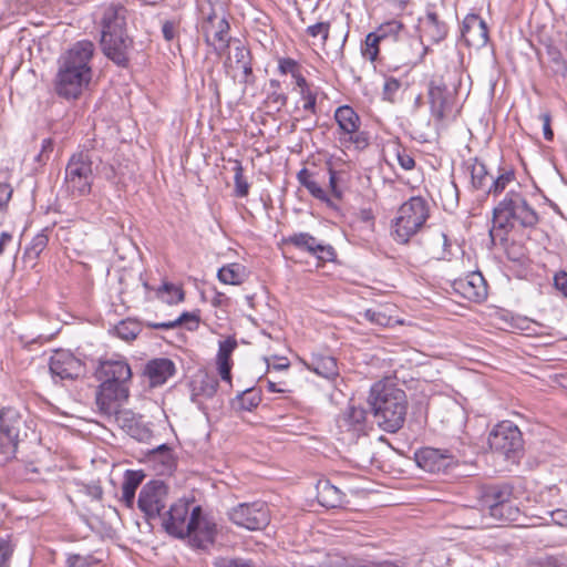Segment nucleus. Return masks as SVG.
Returning a JSON list of instances; mask_svg holds the SVG:
<instances>
[{
	"label": "nucleus",
	"mask_w": 567,
	"mask_h": 567,
	"mask_svg": "<svg viewBox=\"0 0 567 567\" xmlns=\"http://www.w3.org/2000/svg\"><path fill=\"white\" fill-rule=\"evenodd\" d=\"M127 10L122 4H109L101 18V47L103 53L120 66L128 62L132 39L126 33Z\"/></svg>",
	"instance_id": "6"
},
{
	"label": "nucleus",
	"mask_w": 567,
	"mask_h": 567,
	"mask_svg": "<svg viewBox=\"0 0 567 567\" xmlns=\"http://www.w3.org/2000/svg\"><path fill=\"white\" fill-rule=\"evenodd\" d=\"M307 367L316 374L328 380H333L339 375L337 359L329 354L313 353Z\"/></svg>",
	"instance_id": "23"
},
{
	"label": "nucleus",
	"mask_w": 567,
	"mask_h": 567,
	"mask_svg": "<svg viewBox=\"0 0 567 567\" xmlns=\"http://www.w3.org/2000/svg\"><path fill=\"white\" fill-rule=\"evenodd\" d=\"M466 168L471 174L472 187L486 192L492 175L488 173L485 164L474 158L466 163Z\"/></svg>",
	"instance_id": "30"
},
{
	"label": "nucleus",
	"mask_w": 567,
	"mask_h": 567,
	"mask_svg": "<svg viewBox=\"0 0 567 567\" xmlns=\"http://www.w3.org/2000/svg\"><path fill=\"white\" fill-rule=\"evenodd\" d=\"M14 544L10 535L0 534V567H10V561L14 553Z\"/></svg>",
	"instance_id": "42"
},
{
	"label": "nucleus",
	"mask_w": 567,
	"mask_h": 567,
	"mask_svg": "<svg viewBox=\"0 0 567 567\" xmlns=\"http://www.w3.org/2000/svg\"><path fill=\"white\" fill-rule=\"evenodd\" d=\"M97 564V559L91 555L68 554L65 567H92Z\"/></svg>",
	"instance_id": "43"
},
{
	"label": "nucleus",
	"mask_w": 567,
	"mask_h": 567,
	"mask_svg": "<svg viewBox=\"0 0 567 567\" xmlns=\"http://www.w3.org/2000/svg\"><path fill=\"white\" fill-rule=\"evenodd\" d=\"M114 331L118 338L125 341L134 340L142 331L141 323L134 319H125L120 321Z\"/></svg>",
	"instance_id": "38"
},
{
	"label": "nucleus",
	"mask_w": 567,
	"mask_h": 567,
	"mask_svg": "<svg viewBox=\"0 0 567 567\" xmlns=\"http://www.w3.org/2000/svg\"><path fill=\"white\" fill-rule=\"evenodd\" d=\"M539 221V215L528 203L522 185L511 187L505 196L493 209V226L489 229V236L493 241L504 239L507 233L520 226L523 228H534Z\"/></svg>",
	"instance_id": "4"
},
{
	"label": "nucleus",
	"mask_w": 567,
	"mask_h": 567,
	"mask_svg": "<svg viewBox=\"0 0 567 567\" xmlns=\"http://www.w3.org/2000/svg\"><path fill=\"white\" fill-rule=\"evenodd\" d=\"M93 54L94 44L89 40H82L60 56L54 82L59 96L76 100L87 89L93 75Z\"/></svg>",
	"instance_id": "1"
},
{
	"label": "nucleus",
	"mask_w": 567,
	"mask_h": 567,
	"mask_svg": "<svg viewBox=\"0 0 567 567\" xmlns=\"http://www.w3.org/2000/svg\"><path fill=\"white\" fill-rule=\"evenodd\" d=\"M236 348H237V340L233 337H228L225 340L219 341L217 362L231 363L230 357Z\"/></svg>",
	"instance_id": "44"
},
{
	"label": "nucleus",
	"mask_w": 567,
	"mask_h": 567,
	"mask_svg": "<svg viewBox=\"0 0 567 567\" xmlns=\"http://www.w3.org/2000/svg\"><path fill=\"white\" fill-rule=\"evenodd\" d=\"M287 244H291L295 247L306 250L309 254L315 252L316 248H318L319 241L309 233H297L290 235L285 239Z\"/></svg>",
	"instance_id": "39"
},
{
	"label": "nucleus",
	"mask_w": 567,
	"mask_h": 567,
	"mask_svg": "<svg viewBox=\"0 0 567 567\" xmlns=\"http://www.w3.org/2000/svg\"><path fill=\"white\" fill-rule=\"evenodd\" d=\"M554 286L567 298V272L559 271L554 276Z\"/></svg>",
	"instance_id": "57"
},
{
	"label": "nucleus",
	"mask_w": 567,
	"mask_h": 567,
	"mask_svg": "<svg viewBox=\"0 0 567 567\" xmlns=\"http://www.w3.org/2000/svg\"><path fill=\"white\" fill-rule=\"evenodd\" d=\"M395 157L399 163V165L404 171H411L415 166L414 158L406 152L405 148H402L400 145H396L394 148Z\"/></svg>",
	"instance_id": "47"
},
{
	"label": "nucleus",
	"mask_w": 567,
	"mask_h": 567,
	"mask_svg": "<svg viewBox=\"0 0 567 567\" xmlns=\"http://www.w3.org/2000/svg\"><path fill=\"white\" fill-rule=\"evenodd\" d=\"M209 11L206 13L205 7L200 8L204 16L202 22V32L205 43L213 48L217 55H223L230 45H234V39L229 35L230 25L225 16L219 17L210 3Z\"/></svg>",
	"instance_id": "8"
},
{
	"label": "nucleus",
	"mask_w": 567,
	"mask_h": 567,
	"mask_svg": "<svg viewBox=\"0 0 567 567\" xmlns=\"http://www.w3.org/2000/svg\"><path fill=\"white\" fill-rule=\"evenodd\" d=\"M539 118L543 122L544 138L546 141H551L554 138V132L550 127V121H551L550 114L548 112L542 113L539 115Z\"/></svg>",
	"instance_id": "58"
},
{
	"label": "nucleus",
	"mask_w": 567,
	"mask_h": 567,
	"mask_svg": "<svg viewBox=\"0 0 567 567\" xmlns=\"http://www.w3.org/2000/svg\"><path fill=\"white\" fill-rule=\"evenodd\" d=\"M311 255H315L320 261H332L336 257V252L332 246L324 245L319 243L318 248H316L315 252Z\"/></svg>",
	"instance_id": "52"
},
{
	"label": "nucleus",
	"mask_w": 567,
	"mask_h": 567,
	"mask_svg": "<svg viewBox=\"0 0 567 567\" xmlns=\"http://www.w3.org/2000/svg\"><path fill=\"white\" fill-rule=\"evenodd\" d=\"M301 100L303 101L302 109L305 112H309L311 114H317V90L311 89L310 86L300 91Z\"/></svg>",
	"instance_id": "45"
},
{
	"label": "nucleus",
	"mask_w": 567,
	"mask_h": 567,
	"mask_svg": "<svg viewBox=\"0 0 567 567\" xmlns=\"http://www.w3.org/2000/svg\"><path fill=\"white\" fill-rule=\"evenodd\" d=\"M329 29H330L329 22H318L312 25H309L307 28V33L313 38L320 35L322 38V41L326 42L329 37Z\"/></svg>",
	"instance_id": "51"
},
{
	"label": "nucleus",
	"mask_w": 567,
	"mask_h": 567,
	"mask_svg": "<svg viewBox=\"0 0 567 567\" xmlns=\"http://www.w3.org/2000/svg\"><path fill=\"white\" fill-rule=\"evenodd\" d=\"M453 290L472 302H482L487 297V285L481 272H471L465 278L454 280Z\"/></svg>",
	"instance_id": "18"
},
{
	"label": "nucleus",
	"mask_w": 567,
	"mask_h": 567,
	"mask_svg": "<svg viewBox=\"0 0 567 567\" xmlns=\"http://www.w3.org/2000/svg\"><path fill=\"white\" fill-rule=\"evenodd\" d=\"M235 176V187H236V195L239 197H245L248 195L249 192V184L244 178V169L239 162H236V165L234 167Z\"/></svg>",
	"instance_id": "46"
},
{
	"label": "nucleus",
	"mask_w": 567,
	"mask_h": 567,
	"mask_svg": "<svg viewBox=\"0 0 567 567\" xmlns=\"http://www.w3.org/2000/svg\"><path fill=\"white\" fill-rule=\"evenodd\" d=\"M401 87V83L399 80L394 78L385 79L383 84V100L392 102Z\"/></svg>",
	"instance_id": "49"
},
{
	"label": "nucleus",
	"mask_w": 567,
	"mask_h": 567,
	"mask_svg": "<svg viewBox=\"0 0 567 567\" xmlns=\"http://www.w3.org/2000/svg\"><path fill=\"white\" fill-rule=\"evenodd\" d=\"M199 318L194 312H183L178 318L171 321L148 323L147 326L157 330H169L178 326L186 324L188 330H194L198 327Z\"/></svg>",
	"instance_id": "32"
},
{
	"label": "nucleus",
	"mask_w": 567,
	"mask_h": 567,
	"mask_svg": "<svg viewBox=\"0 0 567 567\" xmlns=\"http://www.w3.org/2000/svg\"><path fill=\"white\" fill-rule=\"evenodd\" d=\"M461 34L468 45L482 47L488 41L487 25L485 21L475 13H470L464 18Z\"/></svg>",
	"instance_id": "20"
},
{
	"label": "nucleus",
	"mask_w": 567,
	"mask_h": 567,
	"mask_svg": "<svg viewBox=\"0 0 567 567\" xmlns=\"http://www.w3.org/2000/svg\"><path fill=\"white\" fill-rule=\"evenodd\" d=\"M373 32L381 41H385L388 39L400 40L402 34L405 32V28L400 20L392 19L380 24Z\"/></svg>",
	"instance_id": "33"
},
{
	"label": "nucleus",
	"mask_w": 567,
	"mask_h": 567,
	"mask_svg": "<svg viewBox=\"0 0 567 567\" xmlns=\"http://www.w3.org/2000/svg\"><path fill=\"white\" fill-rule=\"evenodd\" d=\"M187 499H178L162 515V526L165 532L174 537L188 536L197 548H207L214 543L216 525L203 516L202 507Z\"/></svg>",
	"instance_id": "2"
},
{
	"label": "nucleus",
	"mask_w": 567,
	"mask_h": 567,
	"mask_svg": "<svg viewBox=\"0 0 567 567\" xmlns=\"http://www.w3.org/2000/svg\"><path fill=\"white\" fill-rule=\"evenodd\" d=\"M48 243L49 237L47 235V229H43L32 238L30 245L25 249V255L38 258L48 246Z\"/></svg>",
	"instance_id": "41"
},
{
	"label": "nucleus",
	"mask_w": 567,
	"mask_h": 567,
	"mask_svg": "<svg viewBox=\"0 0 567 567\" xmlns=\"http://www.w3.org/2000/svg\"><path fill=\"white\" fill-rule=\"evenodd\" d=\"M175 371L174 362L167 358L153 359L145 367V375L148 378L152 386L164 384L174 375Z\"/></svg>",
	"instance_id": "22"
},
{
	"label": "nucleus",
	"mask_w": 567,
	"mask_h": 567,
	"mask_svg": "<svg viewBox=\"0 0 567 567\" xmlns=\"http://www.w3.org/2000/svg\"><path fill=\"white\" fill-rule=\"evenodd\" d=\"M24 421L11 408H6L0 411V447L2 453L8 456H13L17 452L19 442L22 441V427Z\"/></svg>",
	"instance_id": "13"
},
{
	"label": "nucleus",
	"mask_w": 567,
	"mask_h": 567,
	"mask_svg": "<svg viewBox=\"0 0 567 567\" xmlns=\"http://www.w3.org/2000/svg\"><path fill=\"white\" fill-rule=\"evenodd\" d=\"M97 374L102 383L96 392V408L102 416L111 419L128 398L132 370L124 358L114 355L100 362Z\"/></svg>",
	"instance_id": "3"
},
{
	"label": "nucleus",
	"mask_w": 567,
	"mask_h": 567,
	"mask_svg": "<svg viewBox=\"0 0 567 567\" xmlns=\"http://www.w3.org/2000/svg\"><path fill=\"white\" fill-rule=\"evenodd\" d=\"M12 196V188L9 184L0 183V212L7 208Z\"/></svg>",
	"instance_id": "59"
},
{
	"label": "nucleus",
	"mask_w": 567,
	"mask_h": 567,
	"mask_svg": "<svg viewBox=\"0 0 567 567\" xmlns=\"http://www.w3.org/2000/svg\"><path fill=\"white\" fill-rule=\"evenodd\" d=\"M488 444L491 450L515 461L523 447L522 433L514 423L504 421L492 430Z\"/></svg>",
	"instance_id": "11"
},
{
	"label": "nucleus",
	"mask_w": 567,
	"mask_h": 567,
	"mask_svg": "<svg viewBox=\"0 0 567 567\" xmlns=\"http://www.w3.org/2000/svg\"><path fill=\"white\" fill-rule=\"evenodd\" d=\"M419 467L432 474L447 473L457 464V458L449 450L424 447L415 453Z\"/></svg>",
	"instance_id": "15"
},
{
	"label": "nucleus",
	"mask_w": 567,
	"mask_h": 567,
	"mask_svg": "<svg viewBox=\"0 0 567 567\" xmlns=\"http://www.w3.org/2000/svg\"><path fill=\"white\" fill-rule=\"evenodd\" d=\"M550 517L554 524L559 526H567V511L556 509L550 512Z\"/></svg>",
	"instance_id": "61"
},
{
	"label": "nucleus",
	"mask_w": 567,
	"mask_h": 567,
	"mask_svg": "<svg viewBox=\"0 0 567 567\" xmlns=\"http://www.w3.org/2000/svg\"><path fill=\"white\" fill-rule=\"evenodd\" d=\"M292 78L295 79L296 81V85L300 89V91L309 87L310 85L308 84L306 78L301 74L300 70H298L296 72V75H292Z\"/></svg>",
	"instance_id": "64"
},
{
	"label": "nucleus",
	"mask_w": 567,
	"mask_h": 567,
	"mask_svg": "<svg viewBox=\"0 0 567 567\" xmlns=\"http://www.w3.org/2000/svg\"><path fill=\"white\" fill-rule=\"evenodd\" d=\"M53 147H54L53 140L44 138L42 141L41 151L38 154V156L35 157L37 162L41 163V164L45 163L49 159L50 154L53 152Z\"/></svg>",
	"instance_id": "53"
},
{
	"label": "nucleus",
	"mask_w": 567,
	"mask_h": 567,
	"mask_svg": "<svg viewBox=\"0 0 567 567\" xmlns=\"http://www.w3.org/2000/svg\"><path fill=\"white\" fill-rule=\"evenodd\" d=\"M217 380L208 375L203 377L199 381H194L192 400L198 402L199 396L213 398L217 392Z\"/></svg>",
	"instance_id": "35"
},
{
	"label": "nucleus",
	"mask_w": 567,
	"mask_h": 567,
	"mask_svg": "<svg viewBox=\"0 0 567 567\" xmlns=\"http://www.w3.org/2000/svg\"><path fill=\"white\" fill-rule=\"evenodd\" d=\"M49 369L54 382L76 379L83 371V364L72 352L56 350L50 358Z\"/></svg>",
	"instance_id": "16"
},
{
	"label": "nucleus",
	"mask_w": 567,
	"mask_h": 567,
	"mask_svg": "<svg viewBox=\"0 0 567 567\" xmlns=\"http://www.w3.org/2000/svg\"><path fill=\"white\" fill-rule=\"evenodd\" d=\"M145 478L143 471L127 470L122 484V501L126 506L132 507L137 487Z\"/></svg>",
	"instance_id": "28"
},
{
	"label": "nucleus",
	"mask_w": 567,
	"mask_h": 567,
	"mask_svg": "<svg viewBox=\"0 0 567 567\" xmlns=\"http://www.w3.org/2000/svg\"><path fill=\"white\" fill-rule=\"evenodd\" d=\"M328 173H329V187H330L331 194L336 198L339 199L342 196V190L338 185L339 173L337 171L332 169L331 167H329Z\"/></svg>",
	"instance_id": "54"
},
{
	"label": "nucleus",
	"mask_w": 567,
	"mask_h": 567,
	"mask_svg": "<svg viewBox=\"0 0 567 567\" xmlns=\"http://www.w3.org/2000/svg\"><path fill=\"white\" fill-rule=\"evenodd\" d=\"M217 567H254L250 563L241 559H228L221 560L217 564Z\"/></svg>",
	"instance_id": "62"
},
{
	"label": "nucleus",
	"mask_w": 567,
	"mask_h": 567,
	"mask_svg": "<svg viewBox=\"0 0 567 567\" xmlns=\"http://www.w3.org/2000/svg\"><path fill=\"white\" fill-rule=\"evenodd\" d=\"M156 297L167 305H176L184 300V291L174 284L164 282L156 289Z\"/></svg>",
	"instance_id": "36"
},
{
	"label": "nucleus",
	"mask_w": 567,
	"mask_h": 567,
	"mask_svg": "<svg viewBox=\"0 0 567 567\" xmlns=\"http://www.w3.org/2000/svg\"><path fill=\"white\" fill-rule=\"evenodd\" d=\"M229 519L249 530L265 528L270 520L269 508L264 502L243 503L228 512Z\"/></svg>",
	"instance_id": "12"
},
{
	"label": "nucleus",
	"mask_w": 567,
	"mask_h": 567,
	"mask_svg": "<svg viewBox=\"0 0 567 567\" xmlns=\"http://www.w3.org/2000/svg\"><path fill=\"white\" fill-rule=\"evenodd\" d=\"M362 316L365 320H368L371 323H374L377 326H380V327L389 326L390 320H391L390 317H388L386 315L382 313L381 311L373 310V309H367L362 313Z\"/></svg>",
	"instance_id": "48"
},
{
	"label": "nucleus",
	"mask_w": 567,
	"mask_h": 567,
	"mask_svg": "<svg viewBox=\"0 0 567 567\" xmlns=\"http://www.w3.org/2000/svg\"><path fill=\"white\" fill-rule=\"evenodd\" d=\"M430 206L425 198L412 196L398 209L391 225V236L398 244H408L426 225Z\"/></svg>",
	"instance_id": "7"
},
{
	"label": "nucleus",
	"mask_w": 567,
	"mask_h": 567,
	"mask_svg": "<svg viewBox=\"0 0 567 567\" xmlns=\"http://www.w3.org/2000/svg\"><path fill=\"white\" fill-rule=\"evenodd\" d=\"M168 499V487L162 481L146 483L138 495L137 506L148 519L162 516Z\"/></svg>",
	"instance_id": "14"
},
{
	"label": "nucleus",
	"mask_w": 567,
	"mask_h": 567,
	"mask_svg": "<svg viewBox=\"0 0 567 567\" xmlns=\"http://www.w3.org/2000/svg\"><path fill=\"white\" fill-rule=\"evenodd\" d=\"M218 279L226 285H241L248 277L247 269L238 262L223 266L217 274Z\"/></svg>",
	"instance_id": "31"
},
{
	"label": "nucleus",
	"mask_w": 567,
	"mask_h": 567,
	"mask_svg": "<svg viewBox=\"0 0 567 567\" xmlns=\"http://www.w3.org/2000/svg\"><path fill=\"white\" fill-rule=\"evenodd\" d=\"M382 41L380 40V38L374 32H370L365 37L364 45L361 49L362 55L367 60H369L371 62H374L377 60L378 55H379V52H380L379 44Z\"/></svg>",
	"instance_id": "40"
},
{
	"label": "nucleus",
	"mask_w": 567,
	"mask_h": 567,
	"mask_svg": "<svg viewBox=\"0 0 567 567\" xmlns=\"http://www.w3.org/2000/svg\"><path fill=\"white\" fill-rule=\"evenodd\" d=\"M367 412L361 406L349 405L337 419L340 432L349 433L350 439L358 437L365 429Z\"/></svg>",
	"instance_id": "19"
},
{
	"label": "nucleus",
	"mask_w": 567,
	"mask_h": 567,
	"mask_svg": "<svg viewBox=\"0 0 567 567\" xmlns=\"http://www.w3.org/2000/svg\"><path fill=\"white\" fill-rule=\"evenodd\" d=\"M241 75L238 79L239 83L244 84H250L254 81V74H252V65L251 60L246 61L244 65L240 66Z\"/></svg>",
	"instance_id": "56"
},
{
	"label": "nucleus",
	"mask_w": 567,
	"mask_h": 567,
	"mask_svg": "<svg viewBox=\"0 0 567 567\" xmlns=\"http://www.w3.org/2000/svg\"><path fill=\"white\" fill-rule=\"evenodd\" d=\"M297 179L312 197L323 203L330 202L327 192L319 184L316 173L308 168H302L298 172Z\"/></svg>",
	"instance_id": "29"
},
{
	"label": "nucleus",
	"mask_w": 567,
	"mask_h": 567,
	"mask_svg": "<svg viewBox=\"0 0 567 567\" xmlns=\"http://www.w3.org/2000/svg\"><path fill=\"white\" fill-rule=\"evenodd\" d=\"M334 120L338 124V141L341 146L363 150L369 145L368 134L360 131V117L351 106H339L334 112Z\"/></svg>",
	"instance_id": "9"
},
{
	"label": "nucleus",
	"mask_w": 567,
	"mask_h": 567,
	"mask_svg": "<svg viewBox=\"0 0 567 567\" xmlns=\"http://www.w3.org/2000/svg\"><path fill=\"white\" fill-rule=\"evenodd\" d=\"M516 175L513 168H498L497 174L491 176L489 185L486 189L488 195L498 196L511 187H516Z\"/></svg>",
	"instance_id": "26"
},
{
	"label": "nucleus",
	"mask_w": 567,
	"mask_h": 567,
	"mask_svg": "<svg viewBox=\"0 0 567 567\" xmlns=\"http://www.w3.org/2000/svg\"><path fill=\"white\" fill-rule=\"evenodd\" d=\"M234 44L236 45L228 52L224 61V69L227 75L236 80L238 78L236 72L246 61L251 60V54L249 49L241 44L240 40L234 41Z\"/></svg>",
	"instance_id": "24"
},
{
	"label": "nucleus",
	"mask_w": 567,
	"mask_h": 567,
	"mask_svg": "<svg viewBox=\"0 0 567 567\" xmlns=\"http://www.w3.org/2000/svg\"><path fill=\"white\" fill-rule=\"evenodd\" d=\"M218 372L223 381L230 383L231 382V363L227 362H217Z\"/></svg>",
	"instance_id": "60"
},
{
	"label": "nucleus",
	"mask_w": 567,
	"mask_h": 567,
	"mask_svg": "<svg viewBox=\"0 0 567 567\" xmlns=\"http://www.w3.org/2000/svg\"><path fill=\"white\" fill-rule=\"evenodd\" d=\"M300 70L299 63L291 58H281L278 61V71L280 74L296 75V72Z\"/></svg>",
	"instance_id": "50"
},
{
	"label": "nucleus",
	"mask_w": 567,
	"mask_h": 567,
	"mask_svg": "<svg viewBox=\"0 0 567 567\" xmlns=\"http://www.w3.org/2000/svg\"><path fill=\"white\" fill-rule=\"evenodd\" d=\"M533 567H567V565L558 561L557 559L547 558L534 564Z\"/></svg>",
	"instance_id": "63"
},
{
	"label": "nucleus",
	"mask_w": 567,
	"mask_h": 567,
	"mask_svg": "<svg viewBox=\"0 0 567 567\" xmlns=\"http://www.w3.org/2000/svg\"><path fill=\"white\" fill-rule=\"evenodd\" d=\"M512 495L513 487L508 484L484 486L478 498L481 511L489 515L499 504L509 501Z\"/></svg>",
	"instance_id": "21"
},
{
	"label": "nucleus",
	"mask_w": 567,
	"mask_h": 567,
	"mask_svg": "<svg viewBox=\"0 0 567 567\" xmlns=\"http://www.w3.org/2000/svg\"><path fill=\"white\" fill-rule=\"evenodd\" d=\"M92 156L89 152L73 154L65 167V183L74 196H84L93 184Z\"/></svg>",
	"instance_id": "10"
},
{
	"label": "nucleus",
	"mask_w": 567,
	"mask_h": 567,
	"mask_svg": "<svg viewBox=\"0 0 567 567\" xmlns=\"http://www.w3.org/2000/svg\"><path fill=\"white\" fill-rule=\"evenodd\" d=\"M177 23L172 20H166L162 25V33L166 41H172L177 34Z\"/></svg>",
	"instance_id": "55"
},
{
	"label": "nucleus",
	"mask_w": 567,
	"mask_h": 567,
	"mask_svg": "<svg viewBox=\"0 0 567 567\" xmlns=\"http://www.w3.org/2000/svg\"><path fill=\"white\" fill-rule=\"evenodd\" d=\"M319 503L327 508H336L343 503V493L329 481H319L317 485Z\"/></svg>",
	"instance_id": "27"
},
{
	"label": "nucleus",
	"mask_w": 567,
	"mask_h": 567,
	"mask_svg": "<svg viewBox=\"0 0 567 567\" xmlns=\"http://www.w3.org/2000/svg\"><path fill=\"white\" fill-rule=\"evenodd\" d=\"M368 403L380 429L395 433L405 422L408 398L394 383L380 380L369 391Z\"/></svg>",
	"instance_id": "5"
},
{
	"label": "nucleus",
	"mask_w": 567,
	"mask_h": 567,
	"mask_svg": "<svg viewBox=\"0 0 567 567\" xmlns=\"http://www.w3.org/2000/svg\"><path fill=\"white\" fill-rule=\"evenodd\" d=\"M488 516L499 522L513 523L518 519L519 509L512 503V498H509V501H505L499 504L498 507L494 508Z\"/></svg>",
	"instance_id": "37"
},
{
	"label": "nucleus",
	"mask_w": 567,
	"mask_h": 567,
	"mask_svg": "<svg viewBox=\"0 0 567 567\" xmlns=\"http://www.w3.org/2000/svg\"><path fill=\"white\" fill-rule=\"evenodd\" d=\"M431 113L437 120L454 115L455 92L442 81H432L429 86Z\"/></svg>",
	"instance_id": "17"
},
{
	"label": "nucleus",
	"mask_w": 567,
	"mask_h": 567,
	"mask_svg": "<svg viewBox=\"0 0 567 567\" xmlns=\"http://www.w3.org/2000/svg\"><path fill=\"white\" fill-rule=\"evenodd\" d=\"M261 401L260 391L257 389H247L239 393L234 400L233 404L243 411H252Z\"/></svg>",
	"instance_id": "34"
},
{
	"label": "nucleus",
	"mask_w": 567,
	"mask_h": 567,
	"mask_svg": "<svg viewBox=\"0 0 567 567\" xmlns=\"http://www.w3.org/2000/svg\"><path fill=\"white\" fill-rule=\"evenodd\" d=\"M447 34V27L439 20L435 12H427L425 18L421 20V40L427 39L432 43H439Z\"/></svg>",
	"instance_id": "25"
}]
</instances>
